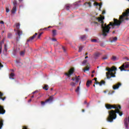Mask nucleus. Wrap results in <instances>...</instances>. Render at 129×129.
Here are the masks:
<instances>
[{
  "instance_id": "c85d7f7f",
  "label": "nucleus",
  "mask_w": 129,
  "mask_h": 129,
  "mask_svg": "<svg viewBox=\"0 0 129 129\" xmlns=\"http://www.w3.org/2000/svg\"><path fill=\"white\" fill-rule=\"evenodd\" d=\"M84 47L83 46H80L79 48V52H81L83 49Z\"/></svg>"
},
{
  "instance_id": "412c9836",
  "label": "nucleus",
  "mask_w": 129,
  "mask_h": 129,
  "mask_svg": "<svg viewBox=\"0 0 129 129\" xmlns=\"http://www.w3.org/2000/svg\"><path fill=\"white\" fill-rule=\"evenodd\" d=\"M14 76H15V74H14V73H12L10 75V79H14L13 77H14Z\"/></svg>"
},
{
  "instance_id": "f257e3e1",
  "label": "nucleus",
  "mask_w": 129,
  "mask_h": 129,
  "mask_svg": "<svg viewBox=\"0 0 129 129\" xmlns=\"http://www.w3.org/2000/svg\"><path fill=\"white\" fill-rule=\"evenodd\" d=\"M128 16L129 9H127L126 10L125 12H123L122 15L119 17V20L115 18H114V23L112 22H110L108 25H107L106 24H104V21H103V20H104V17L97 18V19L98 20V22H99V23H100L101 28H110V26H111V27H115V26H116L117 27H119L122 22L125 21V20L126 21H128V18H127Z\"/></svg>"
},
{
  "instance_id": "bf43d9fd",
  "label": "nucleus",
  "mask_w": 129,
  "mask_h": 129,
  "mask_svg": "<svg viewBox=\"0 0 129 129\" xmlns=\"http://www.w3.org/2000/svg\"><path fill=\"white\" fill-rule=\"evenodd\" d=\"M41 38V36H40L39 35L38 36V39H40Z\"/></svg>"
},
{
  "instance_id": "680f3d73",
  "label": "nucleus",
  "mask_w": 129,
  "mask_h": 129,
  "mask_svg": "<svg viewBox=\"0 0 129 129\" xmlns=\"http://www.w3.org/2000/svg\"><path fill=\"white\" fill-rule=\"evenodd\" d=\"M84 103L85 104H86V103H87V102H86V101H85Z\"/></svg>"
},
{
  "instance_id": "a211bd4d",
  "label": "nucleus",
  "mask_w": 129,
  "mask_h": 129,
  "mask_svg": "<svg viewBox=\"0 0 129 129\" xmlns=\"http://www.w3.org/2000/svg\"><path fill=\"white\" fill-rule=\"evenodd\" d=\"M3 96H4V94L0 92V99H2V100H5V99H6V97L3 98Z\"/></svg>"
},
{
  "instance_id": "774afa93",
  "label": "nucleus",
  "mask_w": 129,
  "mask_h": 129,
  "mask_svg": "<svg viewBox=\"0 0 129 129\" xmlns=\"http://www.w3.org/2000/svg\"><path fill=\"white\" fill-rule=\"evenodd\" d=\"M50 90H51V91L53 90V88H51Z\"/></svg>"
},
{
  "instance_id": "c03bdc74",
  "label": "nucleus",
  "mask_w": 129,
  "mask_h": 129,
  "mask_svg": "<svg viewBox=\"0 0 129 129\" xmlns=\"http://www.w3.org/2000/svg\"><path fill=\"white\" fill-rule=\"evenodd\" d=\"M4 67V65L2 64V63H0V68H3Z\"/></svg>"
},
{
  "instance_id": "5701e85b",
  "label": "nucleus",
  "mask_w": 129,
  "mask_h": 129,
  "mask_svg": "<svg viewBox=\"0 0 129 129\" xmlns=\"http://www.w3.org/2000/svg\"><path fill=\"white\" fill-rule=\"evenodd\" d=\"M71 7V5H66V10H67V11H69V10H70Z\"/></svg>"
},
{
  "instance_id": "f3484780",
  "label": "nucleus",
  "mask_w": 129,
  "mask_h": 129,
  "mask_svg": "<svg viewBox=\"0 0 129 129\" xmlns=\"http://www.w3.org/2000/svg\"><path fill=\"white\" fill-rule=\"evenodd\" d=\"M23 63L21 62L20 61H17L16 62V66L17 67H20V66H22Z\"/></svg>"
},
{
  "instance_id": "79ce46f5",
  "label": "nucleus",
  "mask_w": 129,
  "mask_h": 129,
  "mask_svg": "<svg viewBox=\"0 0 129 129\" xmlns=\"http://www.w3.org/2000/svg\"><path fill=\"white\" fill-rule=\"evenodd\" d=\"M0 24H2V25H4L5 24V22H4L3 21H0Z\"/></svg>"
},
{
  "instance_id": "a19ab883",
  "label": "nucleus",
  "mask_w": 129,
  "mask_h": 129,
  "mask_svg": "<svg viewBox=\"0 0 129 129\" xmlns=\"http://www.w3.org/2000/svg\"><path fill=\"white\" fill-rule=\"evenodd\" d=\"M8 38H12V34L9 33L8 35Z\"/></svg>"
},
{
  "instance_id": "6ab92c4d",
  "label": "nucleus",
  "mask_w": 129,
  "mask_h": 129,
  "mask_svg": "<svg viewBox=\"0 0 129 129\" xmlns=\"http://www.w3.org/2000/svg\"><path fill=\"white\" fill-rule=\"evenodd\" d=\"M43 89H44V90H48L49 89V86L47 85H44Z\"/></svg>"
},
{
  "instance_id": "338daca9",
  "label": "nucleus",
  "mask_w": 129,
  "mask_h": 129,
  "mask_svg": "<svg viewBox=\"0 0 129 129\" xmlns=\"http://www.w3.org/2000/svg\"><path fill=\"white\" fill-rule=\"evenodd\" d=\"M19 2L21 3V2H23V0H19Z\"/></svg>"
},
{
  "instance_id": "72a5a7b5",
  "label": "nucleus",
  "mask_w": 129,
  "mask_h": 129,
  "mask_svg": "<svg viewBox=\"0 0 129 129\" xmlns=\"http://www.w3.org/2000/svg\"><path fill=\"white\" fill-rule=\"evenodd\" d=\"M13 5H14V7H17V1H14V2H13Z\"/></svg>"
},
{
  "instance_id": "4d7b16f0",
  "label": "nucleus",
  "mask_w": 129,
  "mask_h": 129,
  "mask_svg": "<svg viewBox=\"0 0 129 129\" xmlns=\"http://www.w3.org/2000/svg\"><path fill=\"white\" fill-rule=\"evenodd\" d=\"M94 24H96V25H98V22H94Z\"/></svg>"
},
{
  "instance_id": "ddd939ff",
  "label": "nucleus",
  "mask_w": 129,
  "mask_h": 129,
  "mask_svg": "<svg viewBox=\"0 0 129 129\" xmlns=\"http://www.w3.org/2000/svg\"><path fill=\"white\" fill-rule=\"evenodd\" d=\"M11 12L13 14H15L17 12V6H14Z\"/></svg>"
},
{
  "instance_id": "20e7f679",
  "label": "nucleus",
  "mask_w": 129,
  "mask_h": 129,
  "mask_svg": "<svg viewBox=\"0 0 129 129\" xmlns=\"http://www.w3.org/2000/svg\"><path fill=\"white\" fill-rule=\"evenodd\" d=\"M20 23H16L15 24V26L16 29H17V34L18 35V37L16 38V41L18 42L21 39V36L23 35V31L20 30Z\"/></svg>"
},
{
  "instance_id": "09e8293b",
  "label": "nucleus",
  "mask_w": 129,
  "mask_h": 129,
  "mask_svg": "<svg viewBox=\"0 0 129 129\" xmlns=\"http://www.w3.org/2000/svg\"><path fill=\"white\" fill-rule=\"evenodd\" d=\"M43 34V32H41V33H39V34H38V36H42V34Z\"/></svg>"
},
{
  "instance_id": "2eb2a0df",
  "label": "nucleus",
  "mask_w": 129,
  "mask_h": 129,
  "mask_svg": "<svg viewBox=\"0 0 129 129\" xmlns=\"http://www.w3.org/2000/svg\"><path fill=\"white\" fill-rule=\"evenodd\" d=\"M91 83H92V81H90V80L87 81V83H86V86L87 87H89V86H90V84H91Z\"/></svg>"
},
{
  "instance_id": "c9c22d12",
  "label": "nucleus",
  "mask_w": 129,
  "mask_h": 129,
  "mask_svg": "<svg viewBox=\"0 0 129 129\" xmlns=\"http://www.w3.org/2000/svg\"><path fill=\"white\" fill-rule=\"evenodd\" d=\"M89 70V67H87L84 70V71H88Z\"/></svg>"
},
{
  "instance_id": "7c9ffc66",
  "label": "nucleus",
  "mask_w": 129,
  "mask_h": 129,
  "mask_svg": "<svg viewBox=\"0 0 129 129\" xmlns=\"http://www.w3.org/2000/svg\"><path fill=\"white\" fill-rule=\"evenodd\" d=\"M70 85H71V86L74 87L75 86L76 84L73 82H71Z\"/></svg>"
},
{
  "instance_id": "6e6d98bb",
  "label": "nucleus",
  "mask_w": 129,
  "mask_h": 129,
  "mask_svg": "<svg viewBox=\"0 0 129 129\" xmlns=\"http://www.w3.org/2000/svg\"><path fill=\"white\" fill-rule=\"evenodd\" d=\"M32 101V99H30L28 100V102H31Z\"/></svg>"
},
{
  "instance_id": "9b49d317",
  "label": "nucleus",
  "mask_w": 129,
  "mask_h": 129,
  "mask_svg": "<svg viewBox=\"0 0 129 129\" xmlns=\"http://www.w3.org/2000/svg\"><path fill=\"white\" fill-rule=\"evenodd\" d=\"M95 84H99L100 85V86H102V85L105 84V81L102 80L100 82H97V81H96V82H95Z\"/></svg>"
},
{
  "instance_id": "0eeeda50",
  "label": "nucleus",
  "mask_w": 129,
  "mask_h": 129,
  "mask_svg": "<svg viewBox=\"0 0 129 129\" xmlns=\"http://www.w3.org/2000/svg\"><path fill=\"white\" fill-rule=\"evenodd\" d=\"M120 86H121V83H118L113 86V89H114V90H116V89H118Z\"/></svg>"
},
{
  "instance_id": "2f4dec72",
  "label": "nucleus",
  "mask_w": 129,
  "mask_h": 129,
  "mask_svg": "<svg viewBox=\"0 0 129 129\" xmlns=\"http://www.w3.org/2000/svg\"><path fill=\"white\" fill-rule=\"evenodd\" d=\"M100 55V53H99L98 52L95 53V56L96 57H99Z\"/></svg>"
},
{
  "instance_id": "cd10ccee",
  "label": "nucleus",
  "mask_w": 129,
  "mask_h": 129,
  "mask_svg": "<svg viewBox=\"0 0 129 129\" xmlns=\"http://www.w3.org/2000/svg\"><path fill=\"white\" fill-rule=\"evenodd\" d=\"M25 50L20 52V55L21 56H24L25 55Z\"/></svg>"
},
{
  "instance_id": "49530a36",
  "label": "nucleus",
  "mask_w": 129,
  "mask_h": 129,
  "mask_svg": "<svg viewBox=\"0 0 129 129\" xmlns=\"http://www.w3.org/2000/svg\"><path fill=\"white\" fill-rule=\"evenodd\" d=\"M6 12H7V13H9V12H10V9L7 8V9H6Z\"/></svg>"
},
{
  "instance_id": "6e6552de",
  "label": "nucleus",
  "mask_w": 129,
  "mask_h": 129,
  "mask_svg": "<svg viewBox=\"0 0 129 129\" xmlns=\"http://www.w3.org/2000/svg\"><path fill=\"white\" fill-rule=\"evenodd\" d=\"M129 117L124 120V123L126 128H128Z\"/></svg>"
},
{
  "instance_id": "f03ea898",
  "label": "nucleus",
  "mask_w": 129,
  "mask_h": 129,
  "mask_svg": "<svg viewBox=\"0 0 129 129\" xmlns=\"http://www.w3.org/2000/svg\"><path fill=\"white\" fill-rule=\"evenodd\" d=\"M105 107L107 109H111L112 108H114L115 110H112L108 112L109 115L107 118V121L109 122H112L113 121V119H115L116 118V113H118L120 116L122 115V112L120 111L119 109H121V107L119 105H111L109 104H107L105 105Z\"/></svg>"
},
{
  "instance_id": "f8f14e48",
  "label": "nucleus",
  "mask_w": 129,
  "mask_h": 129,
  "mask_svg": "<svg viewBox=\"0 0 129 129\" xmlns=\"http://www.w3.org/2000/svg\"><path fill=\"white\" fill-rule=\"evenodd\" d=\"M93 5L95 6H99V11H100V9H101V6H102V3H101L100 4H99V3H98L95 2L93 4Z\"/></svg>"
},
{
  "instance_id": "4468645a",
  "label": "nucleus",
  "mask_w": 129,
  "mask_h": 129,
  "mask_svg": "<svg viewBox=\"0 0 129 129\" xmlns=\"http://www.w3.org/2000/svg\"><path fill=\"white\" fill-rule=\"evenodd\" d=\"M117 41V37H114L112 38V40H111V43H113V42H116Z\"/></svg>"
},
{
  "instance_id": "c756f323",
  "label": "nucleus",
  "mask_w": 129,
  "mask_h": 129,
  "mask_svg": "<svg viewBox=\"0 0 129 129\" xmlns=\"http://www.w3.org/2000/svg\"><path fill=\"white\" fill-rule=\"evenodd\" d=\"M86 4L88 5L89 8H91V2H88V3L86 2V4H85V5H86Z\"/></svg>"
},
{
  "instance_id": "4c0bfd02",
  "label": "nucleus",
  "mask_w": 129,
  "mask_h": 129,
  "mask_svg": "<svg viewBox=\"0 0 129 129\" xmlns=\"http://www.w3.org/2000/svg\"><path fill=\"white\" fill-rule=\"evenodd\" d=\"M87 62V60L86 59V60H83L82 64H86Z\"/></svg>"
},
{
  "instance_id": "7ed1b4c3",
  "label": "nucleus",
  "mask_w": 129,
  "mask_h": 129,
  "mask_svg": "<svg viewBox=\"0 0 129 129\" xmlns=\"http://www.w3.org/2000/svg\"><path fill=\"white\" fill-rule=\"evenodd\" d=\"M106 71H108L106 73V77L107 79H110L111 77H115V72L113 73V71H116L117 69L115 67H112L111 68L107 67L106 68Z\"/></svg>"
},
{
  "instance_id": "4be33fe9",
  "label": "nucleus",
  "mask_w": 129,
  "mask_h": 129,
  "mask_svg": "<svg viewBox=\"0 0 129 129\" xmlns=\"http://www.w3.org/2000/svg\"><path fill=\"white\" fill-rule=\"evenodd\" d=\"M79 90H80V88L78 87L76 89L75 91L77 94H79Z\"/></svg>"
},
{
  "instance_id": "bb28decb",
  "label": "nucleus",
  "mask_w": 129,
  "mask_h": 129,
  "mask_svg": "<svg viewBox=\"0 0 129 129\" xmlns=\"http://www.w3.org/2000/svg\"><path fill=\"white\" fill-rule=\"evenodd\" d=\"M102 59H103V60H106V59H108V56H107V55H105L102 57Z\"/></svg>"
},
{
  "instance_id": "58836bf2",
  "label": "nucleus",
  "mask_w": 129,
  "mask_h": 129,
  "mask_svg": "<svg viewBox=\"0 0 129 129\" xmlns=\"http://www.w3.org/2000/svg\"><path fill=\"white\" fill-rule=\"evenodd\" d=\"M2 50H3V46L0 45V54H2Z\"/></svg>"
},
{
  "instance_id": "b1692460",
  "label": "nucleus",
  "mask_w": 129,
  "mask_h": 129,
  "mask_svg": "<svg viewBox=\"0 0 129 129\" xmlns=\"http://www.w3.org/2000/svg\"><path fill=\"white\" fill-rule=\"evenodd\" d=\"M80 80V79H79V76H78L77 77V76H76V82L77 83H78V82H79V80Z\"/></svg>"
},
{
  "instance_id": "864d4df0",
  "label": "nucleus",
  "mask_w": 129,
  "mask_h": 129,
  "mask_svg": "<svg viewBox=\"0 0 129 129\" xmlns=\"http://www.w3.org/2000/svg\"><path fill=\"white\" fill-rule=\"evenodd\" d=\"M104 14H105V11H102V14L104 15Z\"/></svg>"
},
{
  "instance_id": "3c124183",
  "label": "nucleus",
  "mask_w": 129,
  "mask_h": 129,
  "mask_svg": "<svg viewBox=\"0 0 129 129\" xmlns=\"http://www.w3.org/2000/svg\"><path fill=\"white\" fill-rule=\"evenodd\" d=\"M94 80H95V82H96V81H97V78H94Z\"/></svg>"
},
{
  "instance_id": "de8ad7c7",
  "label": "nucleus",
  "mask_w": 129,
  "mask_h": 129,
  "mask_svg": "<svg viewBox=\"0 0 129 129\" xmlns=\"http://www.w3.org/2000/svg\"><path fill=\"white\" fill-rule=\"evenodd\" d=\"M23 129H28V127L26 126H23Z\"/></svg>"
},
{
  "instance_id": "393cba45",
  "label": "nucleus",
  "mask_w": 129,
  "mask_h": 129,
  "mask_svg": "<svg viewBox=\"0 0 129 129\" xmlns=\"http://www.w3.org/2000/svg\"><path fill=\"white\" fill-rule=\"evenodd\" d=\"M46 103H47V102H46V101H41V104L42 106H44V105H45V104H46Z\"/></svg>"
},
{
  "instance_id": "ea45409f",
  "label": "nucleus",
  "mask_w": 129,
  "mask_h": 129,
  "mask_svg": "<svg viewBox=\"0 0 129 129\" xmlns=\"http://www.w3.org/2000/svg\"><path fill=\"white\" fill-rule=\"evenodd\" d=\"M50 28H52L51 26H48V28H44L43 30H48V29H50Z\"/></svg>"
},
{
  "instance_id": "9d476101",
  "label": "nucleus",
  "mask_w": 129,
  "mask_h": 129,
  "mask_svg": "<svg viewBox=\"0 0 129 129\" xmlns=\"http://www.w3.org/2000/svg\"><path fill=\"white\" fill-rule=\"evenodd\" d=\"M53 99H54L53 96H50L49 99H47L45 100V102H46V103H47V102H49L50 103H51V102H53Z\"/></svg>"
},
{
  "instance_id": "052dcab7",
  "label": "nucleus",
  "mask_w": 129,
  "mask_h": 129,
  "mask_svg": "<svg viewBox=\"0 0 129 129\" xmlns=\"http://www.w3.org/2000/svg\"><path fill=\"white\" fill-rule=\"evenodd\" d=\"M82 112H84V111H85V110L84 109H82Z\"/></svg>"
},
{
  "instance_id": "5fc2aeb1",
  "label": "nucleus",
  "mask_w": 129,
  "mask_h": 129,
  "mask_svg": "<svg viewBox=\"0 0 129 129\" xmlns=\"http://www.w3.org/2000/svg\"><path fill=\"white\" fill-rule=\"evenodd\" d=\"M89 107V103H87V107Z\"/></svg>"
},
{
  "instance_id": "0e129e2a",
  "label": "nucleus",
  "mask_w": 129,
  "mask_h": 129,
  "mask_svg": "<svg viewBox=\"0 0 129 129\" xmlns=\"http://www.w3.org/2000/svg\"><path fill=\"white\" fill-rule=\"evenodd\" d=\"M87 58H88V56H87L85 57V59H87Z\"/></svg>"
},
{
  "instance_id": "1a4fd4ad",
  "label": "nucleus",
  "mask_w": 129,
  "mask_h": 129,
  "mask_svg": "<svg viewBox=\"0 0 129 129\" xmlns=\"http://www.w3.org/2000/svg\"><path fill=\"white\" fill-rule=\"evenodd\" d=\"M38 35V33H36L33 36L30 37L28 39H27V42H31L33 41V39L36 38V36Z\"/></svg>"
},
{
  "instance_id": "a18cd8bd",
  "label": "nucleus",
  "mask_w": 129,
  "mask_h": 129,
  "mask_svg": "<svg viewBox=\"0 0 129 129\" xmlns=\"http://www.w3.org/2000/svg\"><path fill=\"white\" fill-rule=\"evenodd\" d=\"M76 80V77H75V78H73L72 79V80L73 81H74Z\"/></svg>"
},
{
  "instance_id": "69168bd1",
  "label": "nucleus",
  "mask_w": 129,
  "mask_h": 129,
  "mask_svg": "<svg viewBox=\"0 0 129 129\" xmlns=\"http://www.w3.org/2000/svg\"><path fill=\"white\" fill-rule=\"evenodd\" d=\"M31 98H34V95H32V96H31Z\"/></svg>"
},
{
  "instance_id": "aec40b11",
  "label": "nucleus",
  "mask_w": 129,
  "mask_h": 129,
  "mask_svg": "<svg viewBox=\"0 0 129 129\" xmlns=\"http://www.w3.org/2000/svg\"><path fill=\"white\" fill-rule=\"evenodd\" d=\"M57 35V30H52V36L54 37V36H56Z\"/></svg>"
},
{
  "instance_id": "e2e57ef3",
  "label": "nucleus",
  "mask_w": 129,
  "mask_h": 129,
  "mask_svg": "<svg viewBox=\"0 0 129 129\" xmlns=\"http://www.w3.org/2000/svg\"><path fill=\"white\" fill-rule=\"evenodd\" d=\"M91 77H94V75H92Z\"/></svg>"
},
{
  "instance_id": "dca6fc26",
  "label": "nucleus",
  "mask_w": 129,
  "mask_h": 129,
  "mask_svg": "<svg viewBox=\"0 0 129 129\" xmlns=\"http://www.w3.org/2000/svg\"><path fill=\"white\" fill-rule=\"evenodd\" d=\"M86 39H87V36H86V35H83L81 36V39L83 41L84 40H86Z\"/></svg>"
},
{
  "instance_id": "37998d69",
  "label": "nucleus",
  "mask_w": 129,
  "mask_h": 129,
  "mask_svg": "<svg viewBox=\"0 0 129 129\" xmlns=\"http://www.w3.org/2000/svg\"><path fill=\"white\" fill-rule=\"evenodd\" d=\"M62 50H63V52H66V49H65V47H64V46L62 47Z\"/></svg>"
},
{
  "instance_id": "a878e982",
  "label": "nucleus",
  "mask_w": 129,
  "mask_h": 129,
  "mask_svg": "<svg viewBox=\"0 0 129 129\" xmlns=\"http://www.w3.org/2000/svg\"><path fill=\"white\" fill-rule=\"evenodd\" d=\"M111 59L112 61H115L116 60V57L115 56H112Z\"/></svg>"
},
{
  "instance_id": "f704fd0d",
  "label": "nucleus",
  "mask_w": 129,
  "mask_h": 129,
  "mask_svg": "<svg viewBox=\"0 0 129 129\" xmlns=\"http://www.w3.org/2000/svg\"><path fill=\"white\" fill-rule=\"evenodd\" d=\"M91 42H93L94 43H96L97 42V40L94 39L91 40Z\"/></svg>"
},
{
  "instance_id": "e433bc0d",
  "label": "nucleus",
  "mask_w": 129,
  "mask_h": 129,
  "mask_svg": "<svg viewBox=\"0 0 129 129\" xmlns=\"http://www.w3.org/2000/svg\"><path fill=\"white\" fill-rule=\"evenodd\" d=\"M4 40H2L1 42H0V46L1 45V47H3V44H4Z\"/></svg>"
},
{
  "instance_id": "473e14b6",
  "label": "nucleus",
  "mask_w": 129,
  "mask_h": 129,
  "mask_svg": "<svg viewBox=\"0 0 129 129\" xmlns=\"http://www.w3.org/2000/svg\"><path fill=\"white\" fill-rule=\"evenodd\" d=\"M4 50L5 52H7L8 51V48H7V44H5L4 45Z\"/></svg>"
},
{
  "instance_id": "603ef678",
  "label": "nucleus",
  "mask_w": 129,
  "mask_h": 129,
  "mask_svg": "<svg viewBox=\"0 0 129 129\" xmlns=\"http://www.w3.org/2000/svg\"><path fill=\"white\" fill-rule=\"evenodd\" d=\"M36 92H38V91H35L33 92L32 93H33V94H35V93H36Z\"/></svg>"
},
{
  "instance_id": "423d86ee",
  "label": "nucleus",
  "mask_w": 129,
  "mask_h": 129,
  "mask_svg": "<svg viewBox=\"0 0 129 129\" xmlns=\"http://www.w3.org/2000/svg\"><path fill=\"white\" fill-rule=\"evenodd\" d=\"M73 73H74V68H72L69 70V73H66V75H67L68 77H70Z\"/></svg>"
},
{
  "instance_id": "39448f33",
  "label": "nucleus",
  "mask_w": 129,
  "mask_h": 129,
  "mask_svg": "<svg viewBox=\"0 0 129 129\" xmlns=\"http://www.w3.org/2000/svg\"><path fill=\"white\" fill-rule=\"evenodd\" d=\"M6 113V110L4 109V107L0 105V114H5ZM4 125V122L3 120L0 121V129H2Z\"/></svg>"
},
{
  "instance_id": "8fccbe9b",
  "label": "nucleus",
  "mask_w": 129,
  "mask_h": 129,
  "mask_svg": "<svg viewBox=\"0 0 129 129\" xmlns=\"http://www.w3.org/2000/svg\"><path fill=\"white\" fill-rule=\"evenodd\" d=\"M52 41H57V40H56L55 38H52Z\"/></svg>"
},
{
  "instance_id": "13d9d810",
  "label": "nucleus",
  "mask_w": 129,
  "mask_h": 129,
  "mask_svg": "<svg viewBox=\"0 0 129 129\" xmlns=\"http://www.w3.org/2000/svg\"><path fill=\"white\" fill-rule=\"evenodd\" d=\"M92 74L95 73V71H93L92 72Z\"/></svg>"
}]
</instances>
